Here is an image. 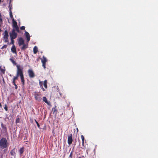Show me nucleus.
I'll use <instances>...</instances> for the list:
<instances>
[{"label":"nucleus","mask_w":158,"mask_h":158,"mask_svg":"<svg viewBox=\"0 0 158 158\" xmlns=\"http://www.w3.org/2000/svg\"><path fill=\"white\" fill-rule=\"evenodd\" d=\"M73 142L72 134H70L68 136V143L69 145L71 144Z\"/></svg>","instance_id":"obj_8"},{"label":"nucleus","mask_w":158,"mask_h":158,"mask_svg":"<svg viewBox=\"0 0 158 158\" xmlns=\"http://www.w3.org/2000/svg\"><path fill=\"white\" fill-rule=\"evenodd\" d=\"M78 158H81V157H79Z\"/></svg>","instance_id":"obj_41"},{"label":"nucleus","mask_w":158,"mask_h":158,"mask_svg":"<svg viewBox=\"0 0 158 158\" xmlns=\"http://www.w3.org/2000/svg\"><path fill=\"white\" fill-rule=\"evenodd\" d=\"M10 18H11V19H13V15H12V12L11 10H10Z\"/></svg>","instance_id":"obj_22"},{"label":"nucleus","mask_w":158,"mask_h":158,"mask_svg":"<svg viewBox=\"0 0 158 158\" xmlns=\"http://www.w3.org/2000/svg\"><path fill=\"white\" fill-rule=\"evenodd\" d=\"M22 45L23 46L21 48V50H24L28 48V44H23Z\"/></svg>","instance_id":"obj_11"},{"label":"nucleus","mask_w":158,"mask_h":158,"mask_svg":"<svg viewBox=\"0 0 158 158\" xmlns=\"http://www.w3.org/2000/svg\"><path fill=\"white\" fill-rule=\"evenodd\" d=\"M10 39H11V42L10 43V44H13L14 45V39H12V38H10Z\"/></svg>","instance_id":"obj_26"},{"label":"nucleus","mask_w":158,"mask_h":158,"mask_svg":"<svg viewBox=\"0 0 158 158\" xmlns=\"http://www.w3.org/2000/svg\"><path fill=\"white\" fill-rule=\"evenodd\" d=\"M25 27L24 26H22L20 27L21 30H24L25 29Z\"/></svg>","instance_id":"obj_31"},{"label":"nucleus","mask_w":158,"mask_h":158,"mask_svg":"<svg viewBox=\"0 0 158 158\" xmlns=\"http://www.w3.org/2000/svg\"><path fill=\"white\" fill-rule=\"evenodd\" d=\"M35 123H36L38 127L39 128H40V125L39 124V123H38V122L36 120H35Z\"/></svg>","instance_id":"obj_28"},{"label":"nucleus","mask_w":158,"mask_h":158,"mask_svg":"<svg viewBox=\"0 0 158 158\" xmlns=\"http://www.w3.org/2000/svg\"><path fill=\"white\" fill-rule=\"evenodd\" d=\"M19 77V76H18L17 75H16V76L15 77H14L13 79L15 81L16 80L18 79V77Z\"/></svg>","instance_id":"obj_30"},{"label":"nucleus","mask_w":158,"mask_h":158,"mask_svg":"<svg viewBox=\"0 0 158 158\" xmlns=\"http://www.w3.org/2000/svg\"><path fill=\"white\" fill-rule=\"evenodd\" d=\"M12 83L14 85L15 84V80L13 79Z\"/></svg>","instance_id":"obj_35"},{"label":"nucleus","mask_w":158,"mask_h":158,"mask_svg":"<svg viewBox=\"0 0 158 158\" xmlns=\"http://www.w3.org/2000/svg\"><path fill=\"white\" fill-rule=\"evenodd\" d=\"M16 30L14 29H13L11 31V33H10V38L15 39L17 35V34L15 32Z\"/></svg>","instance_id":"obj_4"},{"label":"nucleus","mask_w":158,"mask_h":158,"mask_svg":"<svg viewBox=\"0 0 158 158\" xmlns=\"http://www.w3.org/2000/svg\"><path fill=\"white\" fill-rule=\"evenodd\" d=\"M43 101L45 103H47L48 105H50V103L49 102H48L47 98L45 97H43Z\"/></svg>","instance_id":"obj_12"},{"label":"nucleus","mask_w":158,"mask_h":158,"mask_svg":"<svg viewBox=\"0 0 158 158\" xmlns=\"http://www.w3.org/2000/svg\"><path fill=\"white\" fill-rule=\"evenodd\" d=\"M38 51V48L36 46H35L33 48V52L34 54H36Z\"/></svg>","instance_id":"obj_17"},{"label":"nucleus","mask_w":158,"mask_h":158,"mask_svg":"<svg viewBox=\"0 0 158 158\" xmlns=\"http://www.w3.org/2000/svg\"><path fill=\"white\" fill-rule=\"evenodd\" d=\"M24 152V148L23 147L22 148H21L19 150V152L20 155H21L23 152Z\"/></svg>","instance_id":"obj_21"},{"label":"nucleus","mask_w":158,"mask_h":158,"mask_svg":"<svg viewBox=\"0 0 158 158\" xmlns=\"http://www.w3.org/2000/svg\"><path fill=\"white\" fill-rule=\"evenodd\" d=\"M29 77L30 78H33L35 76V74L32 69H29L27 71Z\"/></svg>","instance_id":"obj_5"},{"label":"nucleus","mask_w":158,"mask_h":158,"mask_svg":"<svg viewBox=\"0 0 158 158\" xmlns=\"http://www.w3.org/2000/svg\"><path fill=\"white\" fill-rule=\"evenodd\" d=\"M47 80H45L44 82V86L46 89L47 88Z\"/></svg>","instance_id":"obj_20"},{"label":"nucleus","mask_w":158,"mask_h":158,"mask_svg":"<svg viewBox=\"0 0 158 158\" xmlns=\"http://www.w3.org/2000/svg\"><path fill=\"white\" fill-rule=\"evenodd\" d=\"M1 0H0V3L1 2Z\"/></svg>","instance_id":"obj_40"},{"label":"nucleus","mask_w":158,"mask_h":158,"mask_svg":"<svg viewBox=\"0 0 158 158\" xmlns=\"http://www.w3.org/2000/svg\"><path fill=\"white\" fill-rule=\"evenodd\" d=\"M7 47V45H4L1 48V49H3L4 48H6Z\"/></svg>","instance_id":"obj_33"},{"label":"nucleus","mask_w":158,"mask_h":158,"mask_svg":"<svg viewBox=\"0 0 158 158\" xmlns=\"http://www.w3.org/2000/svg\"><path fill=\"white\" fill-rule=\"evenodd\" d=\"M0 107H2V105L1 104V103H0Z\"/></svg>","instance_id":"obj_37"},{"label":"nucleus","mask_w":158,"mask_h":158,"mask_svg":"<svg viewBox=\"0 0 158 158\" xmlns=\"http://www.w3.org/2000/svg\"><path fill=\"white\" fill-rule=\"evenodd\" d=\"M80 142H79V145H80Z\"/></svg>","instance_id":"obj_39"},{"label":"nucleus","mask_w":158,"mask_h":158,"mask_svg":"<svg viewBox=\"0 0 158 158\" xmlns=\"http://www.w3.org/2000/svg\"><path fill=\"white\" fill-rule=\"evenodd\" d=\"M1 126H2V127L3 128V129H5V131H6V127L4 126V125H3V124L2 123L1 124Z\"/></svg>","instance_id":"obj_27"},{"label":"nucleus","mask_w":158,"mask_h":158,"mask_svg":"<svg viewBox=\"0 0 158 158\" xmlns=\"http://www.w3.org/2000/svg\"><path fill=\"white\" fill-rule=\"evenodd\" d=\"M15 151H16L15 148L13 149L10 152V154L12 156H14L16 154Z\"/></svg>","instance_id":"obj_14"},{"label":"nucleus","mask_w":158,"mask_h":158,"mask_svg":"<svg viewBox=\"0 0 158 158\" xmlns=\"http://www.w3.org/2000/svg\"><path fill=\"white\" fill-rule=\"evenodd\" d=\"M4 109H5L6 111H7L8 110V108L7 107V105H5V107H4Z\"/></svg>","instance_id":"obj_29"},{"label":"nucleus","mask_w":158,"mask_h":158,"mask_svg":"<svg viewBox=\"0 0 158 158\" xmlns=\"http://www.w3.org/2000/svg\"><path fill=\"white\" fill-rule=\"evenodd\" d=\"M19 121H20L19 118H18L16 119V123H19Z\"/></svg>","instance_id":"obj_32"},{"label":"nucleus","mask_w":158,"mask_h":158,"mask_svg":"<svg viewBox=\"0 0 158 158\" xmlns=\"http://www.w3.org/2000/svg\"><path fill=\"white\" fill-rule=\"evenodd\" d=\"M8 146L7 141L6 138H3L0 140V148L3 149L7 147Z\"/></svg>","instance_id":"obj_1"},{"label":"nucleus","mask_w":158,"mask_h":158,"mask_svg":"<svg viewBox=\"0 0 158 158\" xmlns=\"http://www.w3.org/2000/svg\"><path fill=\"white\" fill-rule=\"evenodd\" d=\"M35 99L39 102H40L42 99L41 95L40 94L36 93L34 95Z\"/></svg>","instance_id":"obj_6"},{"label":"nucleus","mask_w":158,"mask_h":158,"mask_svg":"<svg viewBox=\"0 0 158 158\" xmlns=\"http://www.w3.org/2000/svg\"><path fill=\"white\" fill-rule=\"evenodd\" d=\"M10 60L14 65L16 64V62L13 59L10 58Z\"/></svg>","instance_id":"obj_23"},{"label":"nucleus","mask_w":158,"mask_h":158,"mask_svg":"<svg viewBox=\"0 0 158 158\" xmlns=\"http://www.w3.org/2000/svg\"><path fill=\"white\" fill-rule=\"evenodd\" d=\"M1 31V30L0 29V32Z\"/></svg>","instance_id":"obj_38"},{"label":"nucleus","mask_w":158,"mask_h":158,"mask_svg":"<svg viewBox=\"0 0 158 158\" xmlns=\"http://www.w3.org/2000/svg\"><path fill=\"white\" fill-rule=\"evenodd\" d=\"M41 60L42 63V66L45 69L46 68V64L47 60L45 57L44 56H43Z\"/></svg>","instance_id":"obj_7"},{"label":"nucleus","mask_w":158,"mask_h":158,"mask_svg":"<svg viewBox=\"0 0 158 158\" xmlns=\"http://www.w3.org/2000/svg\"><path fill=\"white\" fill-rule=\"evenodd\" d=\"M4 38V40L5 42H6V43L8 42L9 40H8V37H5V38Z\"/></svg>","instance_id":"obj_24"},{"label":"nucleus","mask_w":158,"mask_h":158,"mask_svg":"<svg viewBox=\"0 0 158 158\" xmlns=\"http://www.w3.org/2000/svg\"><path fill=\"white\" fill-rule=\"evenodd\" d=\"M24 44V40L23 39L22 37L19 38L18 41V44L19 46H21Z\"/></svg>","instance_id":"obj_9"},{"label":"nucleus","mask_w":158,"mask_h":158,"mask_svg":"<svg viewBox=\"0 0 158 158\" xmlns=\"http://www.w3.org/2000/svg\"><path fill=\"white\" fill-rule=\"evenodd\" d=\"M21 78V82L23 85H24V76H21V77H20Z\"/></svg>","instance_id":"obj_18"},{"label":"nucleus","mask_w":158,"mask_h":158,"mask_svg":"<svg viewBox=\"0 0 158 158\" xmlns=\"http://www.w3.org/2000/svg\"><path fill=\"white\" fill-rule=\"evenodd\" d=\"M4 36L3 38L8 37V33L7 30H5L4 33Z\"/></svg>","instance_id":"obj_15"},{"label":"nucleus","mask_w":158,"mask_h":158,"mask_svg":"<svg viewBox=\"0 0 158 158\" xmlns=\"http://www.w3.org/2000/svg\"><path fill=\"white\" fill-rule=\"evenodd\" d=\"M72 155H73V152H71L70 153V155H69V157L71 158H72Z\"/></svg>","instance_id":"obj_34"},{"label":"nucleus","mask_w":158,"mask_h":158,"mask_svg":"<svg viewBox=\"0 0 158 158\" xmlns=\"http://www.w3.org/2000/svg\"><path fill=\"white\" fill-rule=\"evenodd\" d=\"M12 27L14 28L13 29H15L16 31L18 32H19V27L17 25V23L15 21L14 18H13L12 19Z\"/></svg>","instance_id":"obj_3"},{"label":"nucleus","mask_w":158,"mask_h":158,"mask_svg":"<svg viewBox=\"0 0 158 158\" xmlns=\"http://www.w3.org/2000/svg\"><path fill=\"white\" fill-rule=\"evenodd\" d=\"M11 51L14 53H16V49L15 46L14 45L11 48Z\"/></svg>","instance_id":"obj_16"},{"label":"nucleus","mask_w":158,"mask_h":158,"mask_svg":"<svg viewBox=\"0 0 158 158\" xmlns=\"http://www.w3.org/2000/svg\"><path fill=\"white\" fill-rule=\"evenodd\" d=\"M14 85H15V89H17L18 88V86H17V85L16 84H15Z\"/></svg>","instance_id":"obj_36"},{"label":"nucleus","mask_w":158,"mask_h":158,"mask_svg":"<svg viewBox=\"0 0 158 158\" xmlns=\"http://www.w3.org/2000/svg\"><path fill=\"white\" fill-rule=\"evenodd\" d=\"M81 138L82 139V145L83 146H84V139L85 138L83 135H81Z\"/></svg>","instance_id":"obj_19"},{"label":"nucleus","mask_w":158,"mask_h":158,"mask_svg":"<svg viewBox=\"0 0 158 158\" xmlns=\"http://www.w3.org/2000/svg\"><path fill=\"white\" fill-rule=\"evenodd\" d=\"M52 111H53V114H55L56 115L57 113V110L56 106L52 108Z\"/></svg>","instance_id":"obj_13"},{"label":"nucleus","mask_w":158,"mask_h":158,"mask_svg":"<svg viewBox=\"0 0 158 158\" xmlns=\"http://www.w3.org/2000/svg\"><path fill=\"white\" fill-rule=\"evenodd\" d=\"M40 87L43 91H44L45 90V89H44V88L42 86V83L41 82H40Z\"/></svg>","instance_id":"obj_25"},{"label":"nucleus","mask_w":158,"mask_h":158,"mask_svg":"<svg viewBox=\"0 0 158 158\" xmlns=\"http://www.w3.org/2000/svg\"><path fill=\"white\" fill-rule=\"evenodd\" d=\"M25 35L27 38V41L28 42L30 40V36L29 34L27 31H25Z\"/></svg>","instance_id":"obj_10"},{"label":"nucleus","mask_w":158,"mask_h":158,"mask_svg":"<svg viewBox=\"0 0 158 158\" xmlns=\"http://www.w3.org/2000/svg\"><path fill=\"white\" fill-rule=\"evenodd\" d=\"M16 67H17L16 75L20 77L23 76V68H20V66L18 65H17Z\"/></svg>","instance_id":"obj_2"}]
</instances>
